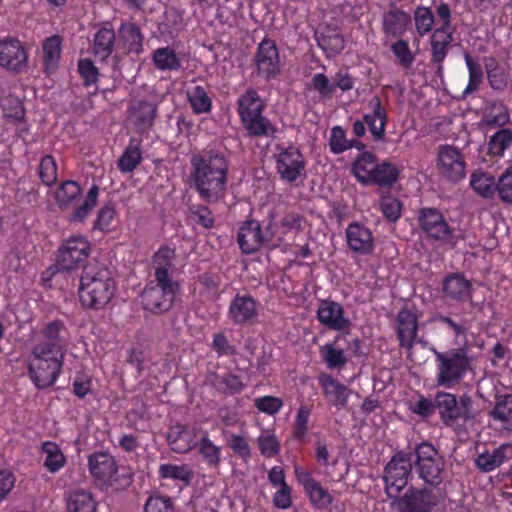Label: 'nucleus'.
Here are the masks:
<instances>
[{
    "label": "nucleus",
    "instance_id": "nucleus-56",
    "mask_svg": "<svg viewBox=\"0 0 512 512\" xmlns=\"http://www.w3.org/2000/svg\"><path fill=\"white\" fill-rule=\"evenodd\" d=\"M158 475L161 479L180 481L185 485H188L194 476L193 471L187 465L170 463L161 464L158 469Z\"/></svg>",
    "mask_w": 512,
    "mask_h": 512
},
{
    "label": "nucleus",
    "instance_id": "nucleus-18",
    "mask_svg": "<svg viewBox=\"0 0 512 512\" xmlns=\"http://www.w3.org/2000/svg\"><path fill=\"white\" fill-rule=\"evenodd\" d=\"M306 161L301 151L290 145L280 151L276 159V170L280 178L288 183L296 182L305 172Z\"/></svg>",
    "mask_w": 512,
    "mask_h": 512
},
{
    "label": "nucleus",
    "instance_id": "nucleus-44",
    "mask_svg": "<svg viewBox=\"0 0 512 512\" xmlns=\"http://www.w3.org/2000/svg\"><path fill=\"white\" fill-rule=\"evenodd\" d=\"M62 38L59 35H52L43 42V66L46 72H54L59 65L62 52Z\"/></svg>",
    "mask_w": 512,
    "mask_h": 512
},
{
    "label": "nucleus",
    "instance_id": "nucleus-13",
    "mask_svg": "<svg viewBox=\"0 0 512 512\" xmlns=\"http://www.w3.org/2000/svg\"><path fill=\"white\" fill-rule=\"evenodd\" d=\"M435 490L426 485L410 486L402 496L396 497L398 512H432L441 500Z\"/></svg>",
    "mask_w": 512,
    "mask_h": 512
},
{
    "label": "nucleus",
    "instance_id": "nucleus-34",
    "mask_svg": "<svg viewBox=\"0 0 512 512\" xmlns=\"http://www.w3.org/2000/svg\"><path fill=\"white\" fill-rule=\"evenodd\" d=\"M118 37L128 54L139 56L143 52L144 35L134 22H122L118 28Z\"/></svg>",
    "mask_w": 512,
    "mask_h": 512
},
{
    "label": "nucleus",
    "instance_id": "nucleus-21",
    "mask_svg": "<svg viewBox=\"0 0 512 512\" xmlns=\"http://www.w3.org/2000/svg\"><path fill=\"white\" fill-rule=\"evenodd\" d=\"M465 161L462 153L450 145H440L438 148L437 168L439 173L452 182L465 177Z\"/></svg>",
    "mask_w": 512,
    "mask_h": 512
},
{
    "label": "nucleus",
    "instance_id": "nucleus-48",
    "mask_svg": "<svg viewBox=\"0 0 512 512\" xmlns=\"http://www.w3.org/2000/svg\"><path fill=\"white\" fill-rule=\"evenodd\" d=\"M512 145V130L500 128L492 134L487 143V153L493 158H502Z\"/></svg>",
    "mask_w": 512,
    "mask_h": 512
},
{
    "label": "nucleus",
    "instance_id": "nucleus-7",
    "mask_svg": "<svg viewBox=\"0 0 512 512\" xmlns=\"http://www.w3.org/2000/svg\"><path fill=\"white\" fill-rule=\"evenodd\" d=\"M436 363V382L444 388L459 384L471 368V359L466 346L446 352L433 349Z\"/></svg>",
    "mask_w": 512,
    "mask_h": 512
},
{
    "label": "nucleus",
    "instance_id": "nucleus-15",
    "mask_svg": "<svg viewBox=\"0 0 512 512\" xmlns=\"http://www.w3.org/2000/svg\"><path fill=\"white\" fill-rule=\"evenodd\" d=\"M89 254V241L81 235L71 236L58 249L57 265L61 270H74L87 260Z\"/></svg>",
    "mask_w": 512,
    "mask_h": 512
},
{
    "label": "nucleus",
    "instance_id": "nucleus-58",
    "mask_svg": "<svg viewBox=\"0 0 512 512\" xmlns=\"http://www.w3.org/2000/svg\"><path fill=\"white\" fill-rule=\"evenodd\" d=\"M402 207L403 205L401 201L390 194H385L380 197V211L384 218L389 222L395 223L401 218Z\"/></svg>",
    "mask_w": 512,
    "mask_h": 512
},
{
    "label": "nucleus",
    "instance_id": "nucleus-51",
    "mask_svg": "<svg viewBox=\"0 0 512 512\" xmlns=\"http://www.w3.org/2000/svg\"><path fill=\"white\" fill-rule=\"evenodd\" d=\"M97 502L92 493L76 490L69 495L67 501L68 512H96Z\"/></svg>",
    "mask_w": 512,
    "mask_h": 512
},
{
    "label": "nucleus",
    "instance_id": "nucleus-5",
    "mask_svg": "<svg viewBox=\"0 0 512 512\" xmlns=\"http://www.w3.org/2000/svg\"><path fill=\"white\" fill-rule=\"evenodd\" d=\"M237 112L248 135L252 137H269L277 131L271 121L263 115L265 103L258 92L249 88L237 101Z\"/></svg>",
    "mask_w": 512,
    "mask_h": 512
},
{
    "label": "nucleus",
    "instance_id": "nucleus-17",
    "mask_svg": "<svg viewBox=\"0 0 512 512\" xmlns=\"http://www.w3.org/2000/svg\"><path fill=\"white\" fill-rule=\"evenodd\" d=\"M294 474L297 482L303 487L311 505L315 509L325 510L332 504L334 498L331 493L319 481L314 479L307 469L296 465L294 467Z\"/></svg>",
    "mask_w": 512,
    "mask_h": 512
},
{
    "label": "nucleus",
    "instance_id": "nucleus-38",
    "mask_svg": "<svg viewBox=\"0 0 512 512\" xmlns=\"http://www.w3.org/2000/svg\"><path fill=\"white\" fill-rule=\"evenodd\" d=\"M346 335L347 333L337 334L332 343L320 347V355L326 366L331 370L342 369L349 361L345 350L337 346L340 340H346Z\"/></svg>",
    "mask_w": 512,
    "mask_h": 512
},
{
    "label": "nucleus",
    "instance_id": "nucleus-28",
    "mask_svg": "<svg viewBox=\"0 0 512 512\" xmlns=\"http://www.w3.org/2000/svg\"><path fill=\"white\" fill-rule=\"evenodd\" d=\"M411 25V16L396 5L391 4L382 16V32L390 38H402Z\"/></svg>",
    "mask_w": 512,
    "mask_h": 512
},
{
    "label": "nucleus",
    "instance_id": "nucleus-49",
    "mask_svg": "<svg viewBox=\"0 0 512 512\" xmlns=\"http://www.w3.org/2000/svg\"><path fill=\"white\" fill-rule=\"evenodd\" d=\"M315 39L328 58L340 54L345 48L344 37L335 31L316 33Z\"/></svg>",
    "mask_w": 512,
    "mask_h": 512
},
{
    "label": "nucleus",
    "instance_id": "nucleus-60",
    "mask_svg": "<svg viewBox=\"0 0 512 512\" xmlns=\"http://www.w3.org/2000/svg\"><path fill=\"white\" fill-rule=\"evenodd\" d=\"M77 70L82 79L84 87H91L97 84L100 73L99 69L94 65L91 59H79L77 64Z\"/></svg>",
    "mask_w": 512,
    "mask_h": 512
},
{
    "label": "nucleus",
    "instance_id": "nucleus-41",
    "mask_svg": "<svg viewBox=\"0 0 512 512\" xmlns=\"http://www.w3.org/2000/svg\"><path fill=\"white\" fill-rule=\"evenodd\" d=\"M198 454L209 468H218L221 463L222 448L216 445L209 436V433L201 431V437L196 442Z\"/></svg>",
    "mask_w": 512,
    "mask_h": 512
},
{
    "label": "nucleus",
    "instance_id": "nucleus-55",
    "mask_svg": "<svg viewBox=\"0 0 512 512\" xmlns=\"http://www.w3.org/2000/svg\"><path fill=\"white\" fill-rule=\"evenodd\" d=\"M187 99L195 114L209 113L212 109V100L204 87L196 85L187 91Z\"/></svg>",
    "mask_w": 512,
    "mask_h": 512
},
{
    "label": "nucleus",
    "instance_id": "nucleus-14",
    "mask_svg": "<svg viewBox=\"0 0 512 512\" xmlns=\"http://www.w3.org/2000/svg\"><path fill=\"white\" fill-rule=\"evenodd\" d=\"M256 75L270 81L281 72L279 49L273 39L265 37L257 46L253 57Z\"/></svg>",
    "mask_w": 512,
    "mask_h": 512
},
{
    "label": "nucleus",
    "instance_id": "nucleus-39",
    "mask_svg": "<svg viewBox=\"0 0 512 512\" xmlns=\"http://www.w3.org/2000/svg\"><path fill=\"white\" fill-rule=\"evenodd\" d=\"M484 67L489 86L496 91L504 90L509 82V68L501 64L495 57L484 59Z\"/></svg>",
    "mask_w": 512,
    "mask_h": 512
},
{
    "label": "nucleus",
    "instance_id": "nucleus-29",
    "mask_svg": "<svg viewBox=\"0 0 512 512\" xmlns=\"http://www.w3.org/2000/svg\"><path fill=\"white\" fill-rule=\"evenodd\" d=\"M318 382L322 389V393L329 404L338 410L344 409L349 400V388L339 382L336 378L328 373H322L318 376Z\"/></svg>",
    "mask_w": 512,
    "mask_h": 512
},
{
    "label": "nucleus",
    "instance_id": "nucleus-37",
    "mask_svg": "<svg viewBox=\"0 0 512 512\" xmlns=\"http://www.w3.org/2000/svg\"><path fill=\"white\" fill-rule=\"evenodd\" d=\"M371 172L369 185L390 189L398 182L401 170L396 164L384 160L374 166Z\"/></svg>",
    "mask_w": 512,
    "mask_h": 512
},
{
    "label": "nucleus",
    "instance_id": "nucleus-31",
    "mask_svg": "<svg viewBox=\"0 0 512 512\" xmlns=\"http://www.w3.org/2000/svg\"><path fill=\"white\" fill-rule=\"evenodd\" d=\"M197 431L202 430L184 424L173 425L168 430L167 442L173 451L177 453H187L196 448L195 437Z\"/></svg>",
    "mask_w": 512,
    "mask_h": 512
},
{
    "label": "nucleus",
    "instance_id": "nucleus-32",
    "mask_svg": "<svg viewBox=\"0 0 512 512\" xmlns=\"http://www.w3.org/2000/svg\"><path fill=\"white\" fill-rule=\"evenodd\" d=\"M175 259V248L167 244L159 246L151 257L155 280H174L172 278V272L174 270Z\"/></svg>",
    "mask_w": 512,
    "mask_h": 512
},
{
    "label": "nucleus",
    "instance_id": "nucleus-61",
    "mask_svg": "<svg viewBox=\"0 0 512 512\" xmlns=\"http://www.w3.org/2000/svg\"><path fill=\"white\" fill-rule=\"evenodd\" d=\"M257 446L262 456L273 458L280 453L281 443L274 433L267 432L257 438Z\"/></svg>",
    "mask_w": 512,
    "mask_h": 512
},
{
    "label": "nucleus",
    "instance_id": "nucleus-46",
    "mask_svg": "<svg viewBox=\"0 0 512 512\" xmlns=\"http://www.w3.org/2000/svg\"><path fill=\"white\" fill-rule=\"evenodd\" d=\"M41 451L45 454L43 466L50 473L55 474L66 465L67 459L57 443L45 441L41 445Z\"/></svg>",
    "mask_w": 512,
    "mask_h": 512
},
{
    "label": "nucleus",
    "instance_id": "nucleus-54",
    "mask_svg": "<svg viewBox=\"0 0 512 512\" xmlns=\"http://www.w3.org/2000/svg\"><path fill=\"white\" fill-rule=\"evenodd\" d=\"M312 408L309 405H300L292 427V437L299 443H304L309 431V421Z\"/></svg>",
    "mask_w": 512,
    "mask_h": 512
},
{
    "label": "nucleus",
    "instance_id": "nucleus-23",
    "mask_svg": "<svg viewBox=\"0 0 512 512\" xmlns=\"http://www.w3.org/2000/svg\"><path fill=\"white\" fill-rule=\"evenodd\" d=\"M301 221L298 213L287 212L280 216L275 209L270 210L264 221L266 236L270 242L282 241L288 233L301 228Z\"/></svg>",
    "mask_w": 512,
    "mask_h": 512
},
{
    "label": "nucleus",
    "instance_id": "nucleus-25",
    "mask_svg": "<svg viewBox=\"0 0 512 512\" xmlns=\"http://www.w3.org/2000/svg\"><path fill=\"white\" fill-rule=\"evenodd\" d=\"M237 243L243 254L250 255L258 252L260 248L270 243L266 236L265 227L259 221L248 219L244 221L237 233Z\"/></svg>",
    "mask_w": 512,
    "mask_h": 512
},
{
    "label": "nucleus",
    "instance_id": "nucleus-52",
    "mask_svg": "<svg viewBox=\"0 0 512 512\" xmlns=\"http://www.w3.org/2000/svg\"><path fill=\"white\" fill-rule=\"evenodd\" d=\"M464 60L469 74L468 84L463 91V96L465 97L480 88L484 79V73L481 64L469 53L464 54Z\"/></svg>",
    "mask_w": 512,
    "mask_h": 512
},
{
    "label": "nucleus",
    "instance_id": "nucleus-19",
    "mask_svg": "<svg viewBox=\"0 0 512 512\" xmlns=\"http://www.w3.org/2000/svg\"><path fill=\"white\" fill-rule=\"evenodd\" d=\"M88 468L91 476L102 487H111L118 480V465L112 455L106 452H95L88 457Z\"/></svg>",
    "mask_w": 512,
    "mask_h": 512
},
{
    "label": "nucleus",
    "instance_id": "nucleus-4",
    "mask_svg": "<svg viewBox=\"0 0 512 512\" xmlns=\"http://www.w3.org/2000/svg\"><path fill=\"white\" fill-rule=\"evenodd\" d=\"M99 186L93 184L87 192L82 204L78 205L82 197V188L78 182L74 180L62 181L55 191V202L61 210L73 209L68 217L70 222H83L92 210L96 207Z\"/></svg>",
    "mask_w": 512,
    "mask_h": 512
},
{
    "label": "nucleus",
    "instance_id": "nucleus-10",
    "mask_svg": "<svg viewBox=\"0 0 512 512\" xmlns=\"http://www.w3.org/2000/svg\"><path fill=\"white\" fill-rule=\"evenodd\" d=\"M179 291L178 281L154 279L145 286L140 295L142 308L156 315L164 314L173 307Z\"/></svg>",
    "mask_w": 512,
    "mask_h": 512
},
{
    "label": "nucleus",
    "instance_id": "nucleus-53",
    "mask_svg": "<svg viewBox=\"0 0 512 512\" xmlns=\"http://www.w3.org/2000/svg\"><path fill=\"white\" fill-rule=\"evenodd\" d=\"M0 107L6 120L21 122L25 118V108L22 101L13 94L0 97Z\"/></svg>",
    "mask_w": 512,
    "mask_h": 512
},
{
    "label": "nucleus",
    "instance_id": "nucleus-47",
    "mask_svg": "<svg viewBox=\"0 0 512 512\" xmlns=\"http://www.w3.org/2000/svg\"><path fill=\"white\" fill-rule=\"evenodd\" d=\"M142 159L140 141L131 138L128 146L117 161V168L122 173H131L142 162Z\"/></svg>",
    "mask_w": 512,
    "mask_h": 512
},
{
    "label": "nucleus",
    "instance_id": "nucleus-22",
    "mask_svg": "<svg viewBox=\"0 0 512 512\" xmlns=\"http://www.w3.org/2000/svg\"><path fill=\"white\" fill-rule=\"evenodd\" d=\"M316 317L323 326L334 331L344 333L352 327V322L346 315L343 305L329 298L319 302Z\"/></svg>",
    "mask_w": 512,
    "mask_h": 512
},
{
    "label": "nucleus",
    "instance_id": "nucleus-30",
    "mask_svg": "<svg viewBox=\"0 0 512 512\" xmlns=\"http://www.w3.org/2000/svg\"><path fill=\"white\" fill-rule=\"evenodd\" d=\"M442 291L446 298L458 303L472 300V284L460 273H450L442 281Z\"/></svg>",
    "mask_w": 512,
    "mask_h": 512
},
{
    "label": "nucleus",
    "instance_id": "nucleus-62",
    "mask_svg": "<svg viewBox=\"0 0 512 512\" xmlns=\"http://www.w3.org/2000/svg\"><path fill=\"white\" fill-rule=\"evenodd\" d=\"M391 51L404 69H408L415 61V55L409 47L408 41L399 38L391 45Z\"/></svg>",
    "mask_w": 512,
    "mask_h": 512
},
{
    "label": "nucleus",
    "instance_id": "nucleus-12",
    "mask_svg": "<svg viewBox=\"0 0 512 512\" xmlns=\"http://www.w3.org/2000/svg\"><path fill=\"white\" fill-rule=\"evenodd\" d=\"M436 408L440 419L446 426H453L458 421L464 423L474 418L473 402L470 396L464 394L459 398L449 392L436 394Z\"/></svg>",
    "mask_w": 512,
    "mask_h": 512
},
{
    "label": "nucleus",
    "instance_id": "nucleus-45",
    "mask_svg": "<svg viewBox=\"0 0 512 512\" xmlns=\"http://www.w3.org/2000/svg\"><path fill=\"white\" fill-rule=\"evenodd\" d=\"M470 186L482 198L492 199L496 194V179L482 170L474 171L470 176Z\"/></svg>",
    "mask_w": 512,
    "mask_h": 512
},
{
    "label": "nucleus",
    "instance_id": "nucleus-20",
    "mask_svg": "<svg viewBox=\"0 0 512 512\" xmlns=\"http://www.w3.org/2000/svg\"><path fill=\"white\" fill-rule=\"evenodd\" d=\"M28 64L25 46L13 37L0 39V67L14 73L22 72Z\"/></svg>",
    "mask_w": 512,
    "mask_h": 512
},
{
    "label": "nucleus",
    "instance_id": "nucleus-57",
    "mask_svg": "<svg viewBox=\"0 0 512 512\" xmlns=\"http://www.w3.org/2000/svg\"><path fill=\"white\" fill-rule=\"evenodd\" d=\"M415 29L419 37H424L433 30L435 16L430 7L418 6L413 12Z\"/></svg>",
    "mask_w": 512,
    "mask_h": 512
},
{
    "label": "nucleus",
    "instance_id": "nucleus-16",
    "mask_svg": "<svg viewBox=\"0 0 512 512\" xmlns=\"http://www.w3.org/2000/svg\"><path fill=\"white\" fill-rule=\"evenodd\" d=\"M394 331L401 349L410 352L415 345L421 343L418 336L419 318L415 312L407 308L398 311L395 317Z\"/></svg>",
    "mask_w": 512,
    "mask_h": 512
},
{
    "label": "nucleus",
    "instance_id": "nucleus-50",
    "mask_svg": "<svg viewBox=\"0 0 512 512\" xmlns=\"http://www.w3.org/2000/svg\"><path fill=\"white\" fill-rule=\"evenodd\" d=\"M490 416L504 423L505 429L512 431V394L498 395Z\"/></svg>",
    "mask_w": 512,
    "mask_h": 512
},
{
    "label": "nucleus",
    "instance_id": "nucleus-64",
    "mask_svg": "<svg viewBox=\"0 0 512 512\" xmlns=\"http://www.w3.org/2000/svg\"><path fill=\"white\" fill-rule=\"evenodd\" d=\"M144 512H174V502L167 495L154 493L147 499Z\"/></svg>",
    "mask_w": 512,
    "mask_h": 512
},
{
    "label": "nucleus",
    "instance_id": "nucleus-2",
    "mask_svg": "<svg viewBox=\"0 0 512 512\" xmlns=\"http://www.w3.org/2000/svg\"><path fill=\"white\" fill-rule=\"evenodd\" d=\"M116 283L112 272L100 264H89L80 277L79 299L83 307L100 310L112 300Z\"/></svg>",
    "mask_w": 512,
    "mask_h": 512
},
{
    "label": "nucleus",
    "instance_id": "nucleus-11",
    "mask_svg": "<svg viewBox=\"0 0 512 512\" xmlns=\"http://www.w3.org/2000/svg\"><path fill=\"white\" fill-rule=\"evenodd\" d=\"M413 472L412 454L403 450L397 451L384 468L383 480L387 496L391 499L398 497Z\"/></svg>",
    "mask_w": 512,
    "mask_h": 512
},
{
    "label": "nucleus",
    "instance_id": "nucleus-3",
    "mask_svg": "<svg viewBox=\"0 0 512 512\" xmlns=\"http://www.w3.org/2000/svg\"><path fill=\"white\" fill-rule=\"evenodd\" d=\"M412 454L413 471L423 484L438 489L445 480V459L436 447L422 441L415 444L410 451Z\"/></svg>",
    "mask_w": 512,
    "mask_h": 512
},
{
    "label": "nucleus",
    "instance_id": "nucleus-63",
    "mask_svg": "<svg viewBox=\"0 0 512 512\" xmlns=\"http://www.w3.org/2000/svg\"><path fill=\"white\" fill-rule=\"evenodd\" d=\"M496 193L504 204H512V167L507 168L496 180Z\"/></svg>",
    "mask_w": 512,
    "mask_h": 512
},
{
    "label": "nucleus",
    "instance_id": "nucleus-36",
    "mask_svg": "<svg viewBox=\"0 0 512 512\" xmlns=\"http://www.w3.org/2000/svg\"><path fill=\"white\" fill-rule=\"evenodd\" d=\"M156 116V105L146 100L137 101L130 109V118L140 133L147 132L152 128Z\"/></svg>",
    "mask_w": 512,
    "mask_h": 512
},
{
    "label": "nucleus",
    "instance_id": "nucleus-35",
    "mask_svg": "<svg viewBox=\"0 0 512 512\" xmlns=\"http://www.w3.org/2000/svg\"><path fill=\"white\" fill-rule=\"evenodd\" d=\"M151 60L158 71L177 72L183 69L181 53L169 45L156 48L151 54Z\"/></svg>",
    "mask_w": 512,
    "mask_h": 512
},
{
    "label": "nucleus",
    "instance_id": "nucleus-42",
    "mask_svg": "<svg viewBox=\"0 0 512 512\" xmlns=\"http://www.w3.org/2000/svg\"><path fill=\"white\" fill-rule=\"evenodd\" d=\"M377 164V156L374 153L363 151L353 161L351 173L361 185L367 186L369 185L371 171Z\"/></svg>",
    "mask_w": 512,
    "mask_h": 512
},
{
    "label": "nucleus",
    "instance_id": "nucleus-24",
    "mask_svg": "<svg viewBox=\"0 0 512 512\" xmlns=\"http://www.w3.org/2000/svg\"><path fill=\"white\" fill-rule=\"evenodd\" d=\"M259 306L252 295L237 293L229 304L227 315L234 325H251L259 316Z\"/></svg>",
    "mask_w": 512,
    "mask_h": 512
},
{
    "label": "nucleus",
    "instance_id": "nucleus-27",
    "mask_svg": "<svg viewBox=\"0 0 512 512\" xmlns=\"http://www.w3.org/2000/svg\"><path fill=\"white\" fill-rule=\"evenodd\" d=\"M345 236L348 248L354 253L369 255L375 248L372 231L362 223L355 221L348 224Z\"/></svg>",
    "mask_w": 512,
    "mask_h": 512
},
{
    "label": "nucleus",
    "instance_id": "nucleus-6",
    "mask_svg": "<svg viewBox=\"0 0 512 512\" xmlns=\"http://www.w3.org/2000/svg\"><path fill=\"white\" fill-rule=\"evenodd\" d=\"M64 355L55 354L48 346H33L28 357V374L38 389L53 386L58 380Z\"/></svg>",
    "mask_w": 512,
    "mask_h": 512
},
{
    "label": "nucleus",
    "instance_id": "nucleus-40",
    "mask_svg": "<svg viewBox=\"0 0 512 512\" xmlns=\"http://www.w3.org/2000/svg\"><path fill=\"white\" fill-rule=\"evenodd\" d=\"M210 384L219 393L230 396L240 394L246 387L242 377L232 372L213 373Z\"/></svg>",
    "mask_w": 512,
    "mask_h": 512
},
{
    "label": "nucleus",
    "instance_id": "nucleus-9",
    "mask_svg": "<svg viewBox=\"0 0 512 512\" xmlns=\"http://www.w3.org/2000/svg\"><path fill=\"white\" fill-rule=\"evenodd\" d=\"M421 231L430 240L455 248L463 240V235L450 226L444 214L434 207H423L417 215Z\"/></svg>",
    "mask_w": 512,
    "mask_h": 512
},
{
    "label": "nucleus",
    "instance_id": "nucleus-43",
    "mask_svg": "<svg viewBox=\"0 0 512 512\" xmlns=\"http://www.w3.org/2000/svg\"><path fill=\"white\" fill-rule=\"evenodd\" d=\"M115 31L109 27H101L93 38L92 50L96 57L106 60L112 54L115 45Z\"/></svg>",
    "mask_w": 512,
    "mask_h": 512
},
{
    "label": "nucleus",
    "instance_id": "nucleus-8",
    "mask_svg": "<svg viewBox=\"0 0 512 512\" xmlns=\"http://www.w3.org/2000/svg\"><path fill=\"white\" fill-rule=\"evenodd\" d=\"M440 26L430 33L431 62L437 65V73L443 70V63L454 40L455 27L452 25V11L448 3L441 2L435 7Z\"/></svg>",
    "mask_w": 512,
    "mask_h": 512
},
{
    "label": "nucleus",
    "instance_id": "nucleus-59",
    "mask_svg": "<svg viewBox=\"0 0 512 512\" xmlns=\"http://www.w3.org/2000/svg\"><path fill=\"white\" fill-rule=\"evenodd\" d=\"M38 175L46 186H53L58 178V167L52 155H45L41 158L38 166Z\"/></svg>",
    "mask_w": 512,
    "mask_h": 512
},
{
    "label": "nucleus",
    "instance_id": "nucleus-26",
    "mask_svg": "<svg viewBox=\"0 0 512 512\" xmlns=\"http://www.w3.org/2000/svg\"><path fill=\"white\" fill-rule=\"evenodd\" d=\"M44 340L35 344V346H48V349L55 354L65 356L69 343V331L62 320H52L44 325L41 330Z\"/></svg>",
    "mask_w": 512,
    "mask_h": 512
},
{
    "label": "nucleus",
    "instance_id": "nucleus-1",
    "mask_svg": "<svg viewBox=\"0 0 512 512\" xmlns=\"http://www.w3.org/2000/svg\"><path fill=\"white\" fill-rule=\"evenodd\" d=\"M230 161L221 145L209 144L190 155L191 187L208 204L223 201L228 192Z\"/></svg>",
    "mask_w": 512,
    "mask_h": 512
},
{
    "label": "nucleus",
    "instance_id": "nucleus-33",
    "mask_svg": "<svg viewBox=\"0 0 512 512\" xmlns=\"http://www.w3.org/2000/svg\"><path fill=\"white\" fill-rule=\"evenodd\" d=\"M512 459V443H504L492 451L485 450L475 459L476 467L483 473H489Z\"/></svg>",
    "mask_w": 512,
    "mask_h": 512
}]
</instances>
